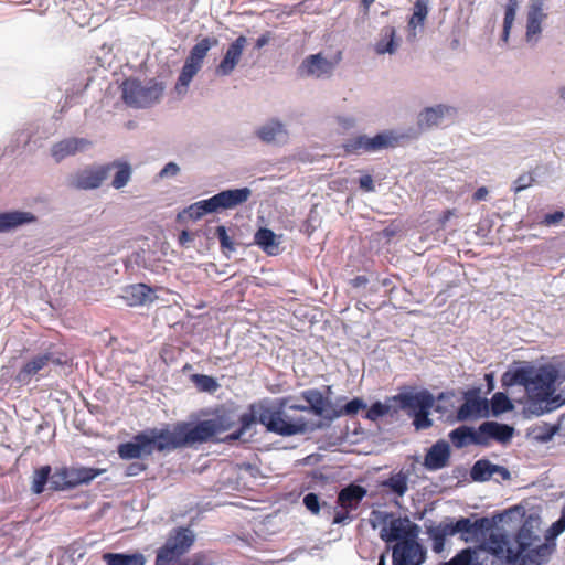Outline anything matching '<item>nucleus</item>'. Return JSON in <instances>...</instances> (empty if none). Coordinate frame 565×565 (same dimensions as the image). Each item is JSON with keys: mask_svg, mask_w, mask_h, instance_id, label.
I'll return each mask as SVG.
<instances>
[{"mask_svg": "<svg viewBox=\"0 0 565 565\" xmlns=\"http://www.w3.org/2000/svg\"><path fill=\"white\" fill-rule=\"evenodd\" d=\"M291 401V396H286L276 399L274 404L265 401L250 404L247 412L239 416V428L225 440H238L257 423L265 426L267 431L284 437L306 434L320 427L319 423L301 413L300 405Z\"/></svg>", "mask_w": 565, "mask_h": 565, "instance_id": "nucleus-1", "label": "nucleus"}, {"mask_svg": "<svg viewBox=\"0 0 565 565\" xmlns=\"http://www.w3.org/2000/svg\"><path fill=\"white\" fill-rule=\"evenodd\" d=\"M497 518H477L472 521L470 518L461 516L457 520L446 518L438 525L433 523L426 526V533L431 540V550L440 554L445 550L446 537L459 535L466 543H476L486 539V535L497 525Z\"/></svg>", "mask_w": 565, "mask_h": 565, "instance_id": "nucleus-2", "label": "nucleus"}, {"mask_svg": "<svg viewBox=\"0 0 565 565\" xmlns=\"http://www.w3.org/2000/svg\"><path fill=\"white\" fill-rule=\"evenodd\" d=\"M147 433L148 439L151 441V452L174 450L199 444L193 423L190 422L177 423L172 430L153 428Z\"/></svg>", "mask_w": 565, "mask_h": 565, "instance_id": "nucleus-3", "label": "nucleus"}, {"mask_svg": "<svg viewBox=\"0 0 565 565\" xmlns=\"http://www.w3.org/2000/svg\"><path fill=\"white\" fill-rule=\"evenodd\" d=\"M373 527L383 525L380 531V537L386 542H405L411 539H417L419 526L408 518H393L392 514L383 511L372 512Z\"/></svg>", "mask_w": 565, "mask_h": 565, "instance_id": "nucleus-4", "label": "nucleus"}, {"mask_svg": "<svg viewBox=\"0 0 565 565\" xmlns=\"http://www.w3.org/2000/svg\"><path fill=\"white\" fill-rule=\"evenodd\" d=\"M164 86L156 79L146 84L137 78H127L121 84V97L126 105L134 108H147L162 96Z\"/></svg>", "mask_w": 565, "mask_h": 565, "instance_id": "nucleus-5", "label": "nucleus"}, {"mask_svg": "<svg viewBox=\"0 0 565 565\" xmlns=\"http://www.w3.org/2000/svg\"><path fill=\"white\" fill-rule=\"evenodd\" d=\"M300 396L308 403L307 406L300 405V407L303 408L301 413L308 417L312 414L317 417L332 420L343 414L353 413V399L348 402L344 407L338 408L317 388L302 391Z\"/></svg>", "mask_w": 565, "mask_h": 565, "instance_id": "nucleus-6", "label": "nucleus"}, {"mask_svg": "<svg viewBox=\"0 0 565 565\" xmlns=\"http://www.w3.org/2000/svg\"><path fill=\"white\" fill-rule=\"evenodd\" d=\"M486 565H515L518 554L509 547L505 534L491 533L489 539L476 547Z\"/></svg>", "mask_w": 565, "mask_h": 565, "instance_id": "nucleus-7", "label": "nucleus"}, {"mask_svg": "<svg viewBox=\"0 0 565 565\" xmlns=\"http://www.w3.org/2000/svg\"><path fill=\"white\" fill-rule=\"evenodd\" d=\"M342 54L338 51L331 56H326L323 53L311 54L303 58L297 70V74L301 78L313 77L322 78L332 75L334 68L340 63Z\"/></svg>", "mask_w": 565, "mask_h": 565, "instance_id": "nucleus-8", "label": "nucleus"}, {"mask_svg": "<svg viewBox=\"0 0 565 565\" xmlns=\"http://www.w3.org/2000/svg\"><path fill=\"white\" fill-rule=\"evenodd\" d=\"M408 138V134L395 129L384 130L373 137L360 135L355 136V151L362 149L365 152H376L392 149L401 146Z\"/></svg>", "mask_w": 565, "mask_h": 565, "instance_id": "nucleus-9", "label": "nucleus"}, {"mask_svg": "<svg viewBox=\"0 0 565 565\" xmlns=\"http://www.w3.org/2000/svg\"><path fill=\"white\" fill-rule=\"evenodd\" d=\"M236 425L241 426L239 417L236 418L233 412H222L211 419L201 420L196 424L193 423L199 444L210 440L217 434L228 431L236 427Z\"/></svg>", "mask_w": 565, "mask_h": 565, "instance_id": "nucleus-10", "label": "nucleus"}, {"mask_svg": "<svg viewBox=\"0 0 565 565\" xmlns=\"http://www.w3.org/2000/svg\"><path fill=\"white\" fill-rule=\"evenodd\" d=\"M557 379L558 371L553 365H542L536 370L534 369L527 394H536L541 399H551L555 393Z\"/></svg>", "mask_w": 565, "mask_h": 565, "instance_id": "nucleus-11", "label": "nucleus"}, {"mask_svg": "<svg viewBox=\"0 0 565 565\" xmlns=\"http://www.w3.org/2000/svg\"><path fill=\"white\" fill-rule=\"evenodd\" d=\"M425 561L426 548L417 539L398 542L392 550L393 565H422Z\"/></svg>", "mask_w": 565, "mask_h": 565, "instance_id": "nucleus-12", "label": "nucleus"}, {"mask_svg": "<svg viewBox=\"0 0 565 565\" xmlns=\"http://www.w3.org/2000/svg\"><path fill=\"white\" fill-rule=\"evenodd\" d=\"M393 401L409 416L425 409H431L436 398L428 390L423 388L418 392H401L393 396Z\"/></svg>", "mask_w": 565, "mask_h": 565, "instance_id": "nucleus-13", "label": "nucleus"}, {"mask_svg": "<svg viewBox=\"0 0 565 565\" xmlns=\"http://www.w3.org/2000/svg\"><path fill=\"white\" fill-rule=\"evenodd\" d=\"M489 416V401L480 397V390L475 387L463 394V403L457 409V419L465 422L471 418Z\"/></svg>", "mask_w": 565, "mask_h": 565, "instance_id": "nucleus-14", "label": "nucleus"}, {"mask_svg": "<svg viewBox=\"0 0 565 565\" xmlns=\"http://www.w3.org/2000/svg\"><path fill=\"white\" fill-rule=\"evenodd\" d=\"M353 509V482L344 487L338 495L335 505L323 502V512L332 524H345L350 522V511Z\"/></svg>", "mask_w": 565, "mask_h": 565, "instance_id": "nucleus-15", "label": "nucleus"}, {"mask_svg": "<svg viewBox=\"0 0 565 565\" xmlns=\"http://www.w3.org/2000/svg\"><path fill=\"white\" fill-rule=\"evenodd\" d=\"M113 166L87 167L77 171L70 180V186L76 190H93L107 179Z\"/></svg>", "mask_w": 565, "mask_h": 565, "instance_id": "nucleus-16", "label": "nucleus"}, {"mask_svg": "<svg viewBox=\"0 0 565 565\" xmlns=\"http://www.w3.org/2000/svg\"><path fill=\"white\" fill-rule=\"evenodd\" d=\"M51 363L55 365H62L63 362L61 359L55 358L52 352H44L38 355H34L28 362L23 364V366L19 370L15 375V381L20 384L26 385L31 382V379L43 371Z\"/></svg>", "mask_w": 565, "mask_h": 565, "instance_id": "nucleus-17", "label": "nucleus"}, {"mask_svg": "<svg viewBox=\"0 0 565 565\" xmlns=\"http://www.w3.org/2000/svg\"><path fill=\"white\" fill-rule=\"evenodd\" d=\"M545 0H530L526 12L525 40L527 43L536 44L542 33V22L547 18L544 12Z\"/></svg>", "mask_w": 565, "mask_h": 565, "instance_id": "nucleus-18", "label": "nucleus"}, {"mask_svg": "<svg viewBox=\"0 0 565 565\" xmlns=\"http://www.w3.org/2000/svg\"><path fill=\"white\" fill-rule=\"evenodd\" d=\"M150 443L148 433L141 431L135 435L131 440L119 444L117 454L122 460L141 459L152 455Z\"/></svg>", "mask_w": 565, "mask_h": 565, "instance_id": "nucleus-19", "label": "nucleus"}, {"mask_svg": "<svg viewBox=\"0 0 565 565\" xmlns=\"http://www.w3.org/2000/svg\"><path fill=\"white\" fill-rule=\"evenodd\" d=\"M246 44V36L239 35L228 45L223 58L215 68L216 75L227 76L232 74L242 58Z\"/></svg>", "mask_w": 565, "mask_h": 565, "instance_id": "nucleus-20", "label": "nucleus"}, {"mask_svg": "<svg viewBox=\"0 0 565 565\" xmlns=\"http://www.w3.org/2000/svg\"><path fill=\"white\" fill-rule=\"evenodd\" d=\"M479 430L481 439H483V443H481L482 447H487L491 439L501 444H507L514 435V428L512 426L494 420L483 422L479 425Z\"/></svg>", "mask_w": 565, "mask_h": 565, "instance_id": "nucleus-21", "label": "nucleus"}, {"mask_svg": "<svg viewBox=\"0 0 565 565\" xmlns=\"http://www.w3.org/2000/svg\"><path fill=\"white\" fill-rule=\"evenodd\" d=\"M450 459V446L444 440H437L426 452L424 466L429 471H436L446 467Z\"/></svg>", "mask_w": 565, "mask_h": 565, "instance_id": "nucleus-22", "label": "nucleus"}, {"mask_svg": "<svg viewBox=\"0 0 565 565\" xmlns=\"http://www.w3.org/2000/svg\"><path fill=\"white\" fill-rule=\"evenodd\" d=\"M105 472V469L88 468V467H72L62 468L64 478L67 479L66 488L74 489L81 484H88L96 477Z\"/></svg>", "mask_w": 565, "mask_h": 565, "instance_id": "nucleus-23", "label": "nucleus"}, {"mask_svg": "<svg viewBox=\"0 0 565 565\" xmlns=\"http://www.w3.org/2000/svg\"><path fill=\"white\" fill-rule=\"evenodd\" d=\"M92 142L86 138H67L53 145L51 154L56 162L87 149Z\"/></svg>", "mask_w": 565, "mask_h": 565, "instance_id": "nucleus-24", "label": "nucleus"}, {"mask_svg": "<svg viewBox=\"0 0 565 565\" xmlns=\"http://www.w3.org/2000/svg\"><path fill=\"white\" fill-rule=\"evenodd\" d=\"M250 195L252 191L248 188H242L222 191L213 195V198L218 211L220 209H234L245 203Z\"/></svg>", "mask_w": 565, "mask_h": 565, "instance_id": "nucleus-25", "label": "nucleus"}, {"mask_svg": "<svg viewBox=\"0 0 565 565\" xmlns=\"http://www.w3.org/2000/svg\"><path fill=\"white\" fill-rule=\"evenodd\" d=\"M428 12L429 0H416L414 2L413 13L407 23V41L414 42L417 38V30L423 31Z\"/></svg>", "mask_w": 565, "mask_h": 565, "instance_id": "nucleus-26", "label": "nucleus"}, {"mask_svg": "<svg viewBox=\"0 0 565 565\" xmlns=\"http://www.w3.org/2000/svg\"><path fill=\"white\" fill-rule=\"evenodd\" d=\"M451 444L457 448L461 449L468 445L481 446L483 439H481L479 427L475 429L471 426L461 425L452 429L448 435Z\"/></svg>", "mask_w": 565, "mask_h": 565, "instance_id": "nucleus-27", "label": "nucleus"}, {"mask_svg": "<svg viewBox=\"0 0 565 565\" xmlns=\"http://www.w3.org/2000/svg\"><path fill=\"white\" fill-rule=\"evenodd\" d=\"M456 114V109L446 105H436L424 109L419 115L420 127H433L443 124L445 117H452Z\"/></svg>", "mask_w": 565, "mask_h": 565, "instance_id": "nucleus-28", "label": "nucleus"}, {"mask_svg": "<svg viewBox=\"0 0 565 565\" xmlns=\"http://www.w3.org/2000/svg\"><path fill=\"white\" fill-rule=\"evenodd\" d=\"M254 243L267 255L277 256L280 254V236L267 227H260L254 235Z\"/></svg>", "mask_w": 565, "mask_h": 565, "instance_id": "nucleus-29", "label": "nucleus"}, {"mask_svg": "<svg viewBox=\"0 0 565 565\" xmlns=\"http://www.w3.org/2000/svg\"><path fill=\"white\" fill-rule=\"evenodd\" d=\"M390 412V406L377 401L373 403L369 408L366 403L355 397V415L361 414L362 417L376 422L379 418L385 416Z\"/></svg>", "mask_w": 565, "mask_h": 565, "instance_id": "nucleus-30", "label": "nucleus"}, {"mask_svg": "<svg viewBox=\"0 0 565 565\" xmlns=\"http://www.w3.org/2000/svg\"><path fill=\"white\" fill-rule=\"evenodd\" d=\"M36 217L30 212H6L0 213V232H6L19 225L34 222Z\"/></svg>", "mask_w": 565, "mask_h": 565, "instance_id": "nucleus-31", "label": "nucleus"}, {"mask_svg": "<svg viewBox=\"0 0 565 565\" xmlns=\"http://www.w3.org/2000/svg\"><path fill=\"white\" fill-rule=\"evenodd\" d=\"M552 548L548 544L543 543L535 548L527 550L521 554L518 563L519 565H543L548 561Z\"/></svg>", "mask_w": 565, "mask_h": 565, "instance_id": "nucleus-32", "label": "nucleus"}, {"mask_svg": "<svg viewBox=\"0 0 565 565\" xmlns=\"http://www.w3.org/2000/svg\"><path fill=\"white\" fill-rule=\"evenodd\" d=\"M152 294V289L146 284H136L126 288L125 299L129 306L145 305Z\"/></svg>", "mask_w": 565, "mask_h": 565, "instance_id": "nucleus-33", "label": "nucleus"}, {"mask_svg": "<svg viewBox=\"0 0 565 565\" xmlns=\"http://www.w3.org/2000/svg\"><path fill=\"white\" fill-rule=\"evenodd\" d=\"M103 559L107 565H145L146 557L137 552L132 554L105 553Z\"/></svg>", "mask_w": 565, "mask_h": 565, "instance_id": "nucleus-34", "label": "nucleus"}, {"mask_svg": "<svg viewBox=\"0 0 565 565\" xmlns=\"http://www.w3.org/2000/svg\"><path fill=\"white\" fill-rule=\"evenodd\" d=\"M218 44V40L215 36H206L195 43V45L191 49L189 56L186 57L189 61L200 64L202 66L204 58L207 55V52Z\"/></svg>", "mask_w": 565, "mask_h": 565, "instance_id": "nucleus-35", "label": "nucleus"}, {"mask_svg": "<svg viewBox=\"0 0 565 565\" xmlns=\"http://www.w3.org/2000/svg\"><path fill=\"white\" fill-rule=\"evenodd\" d=\"M398 42L396 40V30L394 26H385L382 30V38L375 44L377 54H393L396 52Z\"/></svg>", "mask_w": 565, "mask_h": 565, "instance_id": "nucleus-36", "label": "nucleus"}, {"mask_svg": "<svg viewBox=\"0 0 565 565\" xmlns=\"http://www.w3.org/2000/svg\"><path fill=\"white\" fill-rule=\"evenodd\" d=\"M494 463L489 459L477 460L469 470L470 479L473 482H487L493 477Z\"/></svg>", "mask_w": 565, "mask_h": 565, "instance_id": "nucleus-37", "label": "nucleus"}, {"mask_svg": "<svg viewBox=\"0 0 565 565\" xmlns=\"http://www.w3.org/2000/svg\"><path fill=\"white\" fill-rule=\"evenodd\" d=\"M553 399H541L536 394H529V401L523 408V416L525 418H532L534 416H541L545 413L551 412L554 407L543 406V403H552Z\"/></svg>", "mask_w": 565, "mask_h": 565, "instance_id": "nucleus-38", "label": "nucleus"}, {"mask_svg": "<svg viewBox=\"0 0 565 565\" xmlns=\"http://www.w3.org/2000/svg\"><path fill=\"white\" fill-rule=\"evenodd\" d=\"M519 4H520L519 0H507V4L504 7V18H503L502 35H501V40L504 43H507L509 41L510 32H511L512 25L515 20Z\"/></svg>", "mask_w": 565, "mask_h": 565, "instance_id": "nucleus-39", "label": "nucleus"}, {"mask_svg": "<svg viewBox=\"0 0 565 565\" xmlns=\"http://www.w3.org/2000/svg\"><path fill=\"white\" fill-rule=\"evenodd\" d=\"M408 477L403 471L391 475L386 480L382 482L384 488L391 490L392 493L403 497L407 491Z\"/></svg>", "mask_w": 565, "mask_h": 565, "instance_id": "nucleus-40", "label": "nucleus"}, {"mask_svg": "<svg viewBox=\"0 0 565 565\" xmlns=\"http://www.w3.org/2000/svg\"><path fill=\"white\" fill-rule=\"evenodd\" d=\"M185 212L188 213L190 218L199 220L207 213L217 212V207L214 198L212 196L210 199L202 200L191 204Z\"/></svg>", "mask_w": 565, "mask_h": 565, "instance_id": "nucleus-41", "label": "nucleus"}, {"mask_svg": "<svg viewBox=\"0 0 565 565\" xmlns=\"http://www.w3.org/2000/svg\"><path fill=\"white\" fill-rule=\"evenodd\" d=\"M490 409L492 416L498 417L503 413L512 411L513 403L505 393L497 392L495 394H493L489 403V411Z\"/></svg>", "mask_w": 565, "mask_h": 565, "instance_id": "nucleus-42", "label": "nucleus"}, {"mask_svg": "<svg viewBox=\"0 0 565 565\" xmlns=\"http://www.w3.org/2000/svg\"><path fill=\"white\" fill-rule=\"evenodd\" d=\"M282 134H286L284 125L277 120H271L262 126L256 132L257 137L264 142H271Z\"/></svg>", "mask_w": 565, "mask_h": 565, "instance_id": "nucleus-43", "label": "nucleus"}, {"mask_svg": "<svg viewBox=\"0 0 565 565\" xmlns=\"http://www.w3.org/2000/svg\"><path fill=\"white\" fill-rule=\"evenodd\" d=\"M107 166H113V169H117V172L111 181V185L115 189L124 188L131 177V168L127 162L114 161Z\"/></svg>", "mask_w": 565, "mask_h": 565, "instance_id": "nucleus-44", "label": "nucleus"}, {"mask_svg": "<svg viewBox=\"0 0 565 565\" xmlns=\"http://www.w3.org/2000/svg\"><path fill=\"white\" fill-rule=\"evenodd\" d=\"M534 539H536V537L534 536L533 530L531 526H527L526 524H524L520 527V530L518 531V533L515 535V542L518 545L515 554H518V559L520 558L521 554H523L524 552H526L530 548Z\"/></svg>", "mask_w": 565, "mask_h": 565, "instance_id": "nucleus-45", "label": "nucleus"}, {"mask_svg": "<svg viewBox=\"0 0 565 565\" xmlns=\"http://www.w3.org/2000/svg\"><path fill=\"white\" fill-rule=\"evenodd\" d=\"M50 475H51L50 466H42L41 468H39L34 471L31 489L35 494H40L44 491V488L49 481Z\"/></svg>", "mask_w": 565, "mask_h": 565, "instance_id": "nucleus-46", "label": "nucleus"}, {"mask_svg": "<svg viewBox=\"0 0 565 565\" xmlns=\"http://www.w3.org/2000/svg\"><path fill=\"white\" fill-rule=\"evenodd\" d=\"M559 427L557 425H548L543 423L540 426H536L532 429V434L534 439L540 443H548L556 435Z\"/></svg>", "mask_w": 565, "mask_h": 565, "instance_id": "nucleus-47", "label": "nucleus"}, {"mask_svg": "<svg viewBox=\"0 0 565 565\" xmlns=\"http://www.w3.org/2000/svg\"><path fill=\"white\" fill-rule=\"evenodd\" d=\"M201 67L202 66L200 64L191 62L186 58L179 75L178 83L180 85L188 86L192 78L201 70Z\"/></svg>", "mask_w": 565, "mask_h": 565, "instance_id": "nucleus-48", "label": "nucleus"}, {"mask_svg": "<svg viewBox=\"0 0 565 565\" xmlns=\"http://www.w3.org/2000/svg\"><path fill=\"white\" fill-rule=\"evenodd\" d=\"M192 382L202 392H214L217 390L218 384L216 380L205 374H193L191 376Z\"/></svg>", "mask_w": 565, "mask_h": 565, "instance_id": "nucleus-49", "label": "nucleus"}, {"mask_svg": "<svg viewBox=\"0 0 565 565\" xmlns=\"http://www.w3.org/2000/svg\"><path fill=\"white\" fill-rule=\"evenodd\" d=\"M216 236L220 241L221 249L224 254L233 253L235 250L233 237L227 234L225 226L220 225L216 227Z\"/></svg>", "mask_w": 565, "mask_h": 565, "instance_id": "nucleus-50", "label": "nucleus"}, {"mask_svg": "<svg viewBox=\"0 0 565 565\" xmlns=\"http://www.w3.org/2000/svg\"><path fill=\"white\" fill-rule=\"evenodd\" d=\"M565 531V502L561 509V515L558 520L552 523L546 532V540H555Z\"/></svg>", "mask_w": 565, "mask_h": 565, "instance_id": "nucleus-51", "label": "nucleus"}, {"mask_svg": "<svg viewBox=\"0 0 565 565\" xmlns=\"http://www.w3.org/2000/svg\"><path fill=\"white\" fill-rule=\"evenodd\" d=\"M431 409H425L415 414L409 415L413 418V426L416 430H424L433 426V420L430 419Z\"/></svg>", "mask_w": 565, "mask_h": 565, "instance_id": "nucleus-52", "label": "nucleus"}, {"mask_svg": "<svg viewBox=\"0 0 565 565\" xmlns=\"http://www.w3.org/2000/svg\"><path fill=\"white\" fill-rule=\"evenodd\" d=\"M514 376L516 379V382L519 385H522L525 387L526 392L530 390L529 386H531V379L534 371L533 366H519L513 369Z\"/></svg>", "mask_w": 565, "mask_h": 565, "instance_id": "nucleus-53", "label": "nucleus"}, {"mask_svg": "<svg viewBox=\"0 0 565 565\" xmlns=\"http://www.w3.org/2000/svg\"><path fill=\"white\" fill-rule=\"evenodd\" d=\"M303 505L308 511H310L312 514L318 515L320 510L323 509V502L320 503V499L316 493H307L303 497Z\"/></svg>", "mask_w": 565, "mask_h": 565, "instance_id": "nucleus-54", "label": "nucleus"}, {"mask_svg": "<svg viewBox=\"0 0 565 565\" xmlns=\"http://www.w3.org/2000/svg\"><path fill=\"white\" fill-rule=\"evenodd\" d=\"M533 182L534 178L532 177L531 173H523L514 181L513 191L516 193L521 192L531 186Z\"/></svg>", "mask_w": 565, "mask_h": 565, "instance_id": "nucleus-55", "label": "nucleus"}, {"mask_svg": "<svg viewBox=\"0 0 565 565\" xmlns=\"http://www.w3.org/2000/svg\"><path fill=\"white\" fill-rule=\"evenodd\" d=\"M147 468H148V465L142 461L130 462L125 468V476L126 477L139 476L141 472L146 471Z\"/></svg>", "mask_w": 565, "mask_h": 565, "instance_id": "nucleus-56", "label": "nucleus"}, {"mask_svg": "<svg viewBox=\"0 0 565 565\" xmlns=\"http://www.w3.org/2000/svg\"><path fill=\"white\" fill-rule=\"evenodd\" d=\"M62 468L57 469L51 478V488L54 490H66L67 479L61 476Z\"/></svg>", "mask_w": 565, "mask_h": 565, "instance_id": "nucleus-57", "label": "nucleus"}, {"mask_svg": "<svg viewBox=\"0 0 565 565\" xmlns=\"http://www.w3.org/2000/svg\"><path fill=\"white\" fill-rule=\"evenodd\" d=\"M359 186L362 191L370 193L375 191V185L372 175L363 174L359 178Z\"/></svg>", "mask_w": 565, "mask_h": 565, "instance_id": "nucleus-58", "label": "nucleus"}, {"mask_svg": "<svg viewBox=\"0 0 565 565\" xmlns=\"http://www.w3.org/2000/svg\"><path fill=\"white\" fill-rule=\"evenodd\" d=\"M179 171H180V168L177 163L169 162L160 171L159 177L160 178L174 177L179 173Z\"/></svg>", "mask_w": 565, "mask_h": 565, "instance_id": "nucleus-59", "label": "nucleus"}, {"mask_svg": "<svg viewBox=\"0 0 565 565\" xmlns=\"http://www.w3.org/2000/svg\"><path fill=\"white\" fill-rule=\"evenodd\" d=\"M501 384H502L503 387H511V386H514V385H519L518 382H516V379L514 376V371L513 370H509V371L503 373V375L501 377Z\"/></svg>", "mask_w": 565, "mask_h": 565, "instance_id": "nucleus-60", "label": "nucleus"}, {"mask_svg": "<svg viewBox=\"0 0 565 565\" xmlns=\"http://www.w3.org/2000/svg\"><path fill=\"white\" fill-rule=\"evenodd\" d=\"M564 213L562 211H555L553 213L545 214L544 223L546 225H554L563 220Z\"/></svg>", "mask_w": 565, "mask_h": 565, "instance_id": "nucleus-61", "label": "nucleus"}, {"mask_svg": "<svg viewBox=\"0 0 565 565\" xmlns=\"http://www.w3.org/2000/svg\"><path fill=\"white\" fill-rule=\"evenodd\" d=\"M494 475H499L501 477V479L504 481H508L511 479V472L509 471V469L504 466H500V465H495V463H494V468H493V476Z\"/></svg>", "mask_w": 565, "mask_h": 565, "instance_id": "nucleus-62", "label": "nucleus"}, {"mask_svg": "<svg viewBox=\"0 0 565 565\" xmlns=\"http://www.w3.org/2000/svg\"><path fill=\"white\" fill-rule=\"evenodd\" d=\"M270 40H271V33L269 31H267V32L263 33L256 40L255 47L259 50V49L264 47L265 45H267Z\"/></svg>", "mask_w": 565, "mask_h": 565, "instance_id": "nucleus-63", "label": "nucleus"}, {"mask_svg": "<svg viewBox=\"0 0 565 565\" xmlns=\"http://www.w3.org/2000/svg\"><path fill=\"white\" fill-rule=\"evenodd\" d=\"M366 494L365 488L362 486L355 484V505L364 498Z\"/></svg>", "mask_w": 565, "mask_h": 565, "instance_id": "nucleus-64", "label": "nucleus"}]
</instances>
